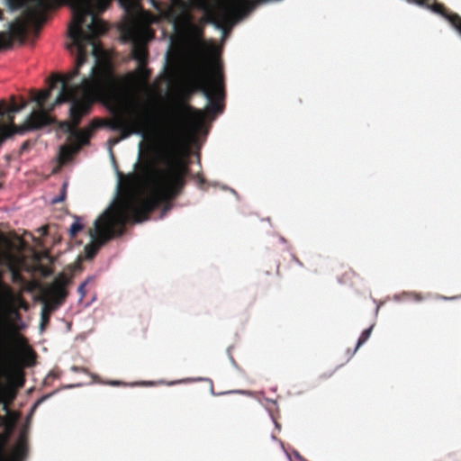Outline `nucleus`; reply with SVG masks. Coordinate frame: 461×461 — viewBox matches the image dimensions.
<instances>
[{
	"label": "nucleus",
	"instance_id": "3",
	"mask_svg": "<svg viewBox=\"0 0 461 461\" xmlns=\"http://www.w3.org/2000/svg\"><path fill=\"white\" fill-rule=\"evenodd\" d=\"M35 4L29 13L33 22L41 23L45 19V12L58 0H32ZM73 10V19L68 27V36L77 49L75 67L61 77L75 79L80 74L82 66L88 56L87 47H92V54L96 56L98 42L96 38L108 30L105 23L96 17L104 12L111 0H66Z\"/></svg>",
	"mask_w": 461,
	"mask_h": 461
},
{
	"label": "nucleus",
	"instance_id": "10",
	"mask_svg": "<svg viewBox=\"0 0 461 461\" xmlns=\"http://www.w3.org/2000/svg\"><path fill=\"white\" fill-rule=\"evenodd\" d=\"M8 440V435L0 436V459L5 461H23L28 453V438L25 432L21 433L14 447L11 457H5V446Z\"/></svg>",
	"mask_w": 461,
	"mask_h": 461
},
{
	"label": "nucleus",
	"instance_id": "25",
	"mask_svg": "<svg viewBox=\"0 0 461 461\" xmlns=\"http://www.w3.org/2000/svg\"><path fill=\"white\" fill-rule=\"evenodd\" d=\"M3 20V12L2 10L0 9V21Z\"/></svg>",
	"mask_w": 461,
	"mask_h": 461
},
{
	"label": "nucleus",
	"instance_id": "19",
	"mask_svg": "<svg viewBox=\"0 0 461 461\" xmlns=\"http://www.w3.org/2000/svg\"><path fill=\"white\" fill-rule=\"evenodd\" d=\"M67 183H64L60 191V194L59 196L53 198L52 203H59L63 202L66 199L67 196Z\"/></svg>",
	"mask_w": 461,
	"mask_h": 461
},
{
	"label": "nucleus",
	"instance_id": "12",
	"mask_svg": "<svg viewBox=\"0 0 461 461\" xmlns=\"http://www.w3.org/2000/svg\"><path fill=\"white\" fill-rule=\"evenodd\" d=\"M16 249V244L0 232V258L12 260Z\"/></svg>",
	"mask_w": 461,
	"mask_h": 461
},
{
	"label": "nucleus",
	"instance_id": "20",
	"mask_svg": "<svg viewBox=\"0 0 461 461\" xmlns=\"http://www.w3.org/2000/svg\"><path fill=\"white\" fill-rule=\"evenodd\" d=\"M356 276H357V274L352 269H349L343 274L340 281L342 283H348V282L351 281L352 277H354Z\"/></svg>",
	"mask_w": 461,
	"mask_h": 461
},
{
	"label": "nucleus",
	"instance_id": "17",
	"mask_svg": "<svg viewBox=\"0 0 461 461\" xmlns=\"http://www.w3.org/2000/svg\"><path fill=\"white\" fill-rule=\"evenodd\" d=\"M84 225L79 221V218H77L74 223L70 226L69 235L71 238H75L77 233L82 230Z\"/></svg>",
	"mask_w": 461,
	"mask_h": 461
},
{
	"label": "nucleus",
	"instance_id": "7",
	"mask_svg": "<svg viewBox=\"0 0 461 461\" xmlns=\"http://www.w3.org/2000/svg\"><path fill=\"white\" fill-rule=\"evenodd\" d=\"M125 36L132 41L131 55L138 61V69L128 75V79L131 83L137 81L145 82L149 77V70L146 68L148 62V49L146 41L153 36L147 26L129 25L125 32Z\"/></svg>",
	"mask_w": 461,
	"mask_h": 461
},
{
	"label": "nucleus",
	"instance_id": "21",
	"mask_svg": "<svg viewBox=\"0 0 461 461\" xmlns=\"http://www.w3.org/2000/svg\"><path fill=\"white\" fill-rule=\"evenodd\" d=\"M11 274H12L13 281L16 282V281H19L22 279L21 273L16 267H11Z\"/></svg>",
	"mask_w": 461,
	"mask_h": 461
},
{
	"label": "nucleus",
	"instance_id": "24",
	"mask_svg": "<svg viewBox=\"0 0 461 461\" xmlns=\"http://www.w3.org/2000/svg\"><path fill=\"white\" fill-rule=\"evenodd\" d=\"M31 145H32V143H31V141H30V140H26V141H24V142L22 144V146H21V150H22V151H25V150H27V149L30 148V146H31Z\"/></svg>",
	"mask_w": 461,
	"mask_h": 461
},
{
	"label": "nucleus",
	"instance_id": "13",
	"mask_svg": "<svg viewBox=\"0 0 461 461\" xmlns=\"http://www.w3.org/2000/svg\"><path fill=\"white\" fill-rule=\"evenodd\" d=\"M58 307L51 305L50 303H45L41 310V327L43 330L46 325H48L50 318V313L52 311L56 310Z\"/></svg>",
	"mask_w": 461,
	"mask_h": 461
},
{
	"label": "nucleus",
	"instance_id": "5",
	"mask_svg": "<svg viewBox=\"0 0 461 461\" xmlns=\"http://www.w3.org/2000/svg\"><path fill=\"white\" fill-rule=\"evenodd\" d=\"M205 120V112L182 104L168 110L158 124V132L167 149L173 151L182 141L187 128L198 129Z\"/></svg>",
	"mask_w": 461,
	"mask_h": 461
},
{
	"label": "nucleus",
	"instance_id": "15",
	"mask_svg": "<svg viewBox=\"0 0 461 461\" xmlns=\"http://www.w3.org/2000/svg\"><path fill=\"white\" fill-rule=\"evenodd\" d=\"M73 154H74V150L71 147L63 146L60 148L59 158L63 163L69 161L72 158Z\"/></svg>",
	"mask_w": 461,
	"mask_h": 461
},
{
	"label": "nucleus",
	"instance_id": "11",
	"mask_svg": "<svg viewBox=\"0 0 461 461\" xmlns=\"http://www.w3.org/2000/svg\"><path fill=\"white\" fill-rule=\"evenodd\" d=\"M429 9L445 17L451 23V25L461 34V16L459 14L455 13H447L445 6L442 4L438 3L429 5Z\"/></svg>",
	"mask_w": 461,
	"mask_h": 461
},
{
	"label": "nucleus",
	"instance_id": "22",
	"mask_svg": "<svg viewBox=\"0 0 461 461\" xmlns=\"http://www.w3.org/2000/svg\"><path fill=\"white\" fill-rule=\"evenodd\" d=\"M409 299H411L416 302H420L424 299L423 295L419 293H410L407 294Z\"/></svg>",
	"mask_w": 461,
	"mask_h": 461
},
{
	"label": "nucleus",
	"instance_id": "14",
	"mask_svg": "<svg viewBox=\"0 0 461 461\" xmlns=\"http://www.w3.org/2000/svg\"><path fill=\"white\" fill-rule=\"evenodd\" d=\"M27 105V102L24 100H22L21 103H16L15 98L13 96L11 98V104H8L5 102V108L9 111V113H20L22 110H23Z\"/></svg>",
	"mask_w": 461,
	"mask_h": 461
},
{
	"label": "nucleus",
	"instance_id": "1",
	"mask_svg": "<svg viewBox=\"0 0 461 461\" xmlns=\"http://www.w3.org/2000/svg\"><path fill=\"white\" fill-rule=\"evenodd\" d=\"M56 81L60 84V90L53 103L50 104V113L56 106L70 103L69 121L62 122L60 127L74 136L80 146L87 145L95 131L106 126L112 131H119L120 140L131 135L146 138L153 124L149 104L137 97H131L118 103L110 120L95 118L90 123L78 130L82 119L88 115L95 103H117L123 87L122 79L115 75L113 68L105 64L92 67L89 77H84L78 85H73V79H67L56 75Z\"/></svg>",
	"mask_w": 461,
	"mask_h": 461
},
{
	"label": "nucleus",
	"instance_id": "9",
	"mask_svg": "<svg viewBox=\"0 0 461 461\" xmlns=\"http://www.w3.org/2000/svg\"><path fill=\"white\" fill-rule=\"evenodd\" d=\"M70 282L71 278L69 276L66 274H59L46 291V295L49 298V302L47 303H50L56 307L61 305L68 295L67 286Z\"/></svg>",
	"mask_w": 461,
	"mask_h": 461
},
{
	"label": "nucleus",
	"instance_id": "6",
	"mask_svg": "<svg viewBox=\"0 0 461 461\" xmlns=\"http://www.w3.org/2000/svg\"><path fill=\"white\" fill-rule=\"evenodd\" d=\"M193 87L200 91L208 101L207 113L217 115L224 110V78L220 63L201 62L195 68Z\"/></svg>",
	"mask_w": 461,
	"mask_h": 461
},
{
	"label": "nucleus",
	"instance_id": "16",
	"mask_svg": "<svg viewBox=\"0 0 461 461\" xmlns=\"http://www.w3.org/2000/svg\"><path fill=\"white\" fill-rule=\"evenodd\" d=\"M373 327L374 326L372 325L368 329H366L365 330H363V332L361 333V335L357 340L354 353L370 338Z\"/></svg>",
	"mask_w": 461,
	"mask_h": 461
},
{
	"label": "nucleus",
	"instance_id": "23",
	"mask_svg": "<svg viewBox=\"0 0 461 461\" xmlns=\"http://www.w3.org/2000/svg\"><path fill=\"white\" fill-rule=\"evenodd\" d=\"M86 283L84 282L77 288V292L80 294L81 299H83L86 295Z\"/></svg>",
	"mask_w": 461,
	"mask_h": 461
},
{
	"label": "nucleus",
	"instance_id": "18",
	"mask_svg": "<svg viewBox=\"0 0 461 461\" xmlns=\"http://www.w3.org/2000/svg\"><path fill=\"white\" fill-rule=\"evenodd\" d=\"M12 41L9 39L7 32H0V49L10 48Z\"/></svg>",
	"mask_w": 461,
	"mask_h": 461
},
{
	"label": "nucleus",
	"instance_id": "4",
	"mask_svg": "<svg viewBox=\"0 0 461 461\" xmlns=\"http://www.w3.org/2000/svg\"><path fill=\"white\" fill-rule=\"evenodd\" d=\"M57 84L55 75L50 80L48 88L32 96V100L37 104V110H33L21 125L14 123L15 113H9V111L5 108V101H0V145L14 134L22 135L26 131L40 130L55 122V119L50 114V104H47V101Z\"/></svg>",
	"mask_w": 461,
	"mask_h": 461
},
{
	"label": "nucleus",
	"instance_id": "2",
	"mask_svg": "<svg viewBox=\"0 0 461 461\" xmlns=\"http://www.w3.org/2000/svg\"><path fill=\"white\" fill-rule=\"evenodd\" d=\"M144 169L149 178L147 191L140 186V176H124L119 203L95 221L94 228L89 230L92 242L85 247L87 259H92L108 240L122 235L127 222L147 221L160 206H163L161 214L165 215L171 209V202L181 193L189 172L188 167L177 159H168L164 169H158L150 163Z\"/></svg>",
	"mask_w": 461,
	"mask_h": 461
},
{
	"label": "nucleus",
	"instance_id": "8",
	"mask_svg": "<svg viewBox=\"0 0 461 461\" xmlns=\"http://www.w3.org/2000/svg\"><path fill=\"white\" fill-rule=\"evenodd\" d=\"M30 1L32 3V5L27 6L25 9L26 18L20 19V20L16 21L15 23H12L10 24V32L7 34L11 41H12V39H14V40H18V41L23 42L26 39L29 24L33 26L36 32L38 33L39 31L41 30L42 24L46 22V18L41 23H35L32 21L29 11L31 8H33L35 6V4L32 0H30ZM46 13H47V11L45 12V14Z\"/></svg>",
	"mask_w": 461,
	"mask_h": 461
}]
</instances>
